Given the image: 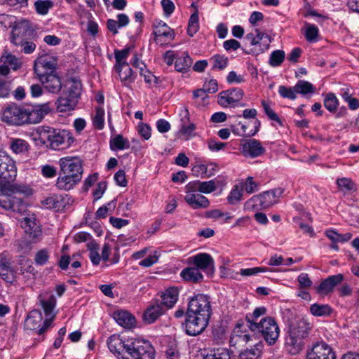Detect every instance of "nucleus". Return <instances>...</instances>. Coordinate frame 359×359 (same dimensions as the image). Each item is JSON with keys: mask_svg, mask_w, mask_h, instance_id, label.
<instances>
[{"mask_svg": "<svg viewBox=\"0 0 359 359\" xmlns=\"http://www.w3.org/2000/svg\"><path fill=\"white\" fill-rule=\"evenodd\" d=\"M267 309L264 306L257 307L254 309L252 313L246 314L245 320L250 327L252 329V324H258L257 322L259 318L266 314Z\"/></svg>", "mask_w": 359, "mask_h": 359, "instance_id": "nucleus-41", "label": "nucleus"}, {"mask_svg": "<svg viewBox=\"0 0 359 359\" xmlns=\"http://www.w3.org/2000/svg\"><path fill=\"white\" fill-rule=\"evenodd\" d=\"M285 58V53L283 50H277L271 54L269 64L272 67H278L283 62Z\"/></svg>", "mask_w": 359, "mask_h": 359, "instance_id": "nucleus-58", "label": "nucleus"}, {"mask_svg": "<svg viewBox=\"0 0 359 359\" xmlns=\"http://www.w3.org/2000/svg\"><path fill=\"white\" fill-rule=\"evenodd\" d=\"M113 318L119 325L126 329L133 327L136 323L135 317L126 311L114 312Z\"/></svg>", "mask_w": 359, "mask_h": 359, "instance_id": "nucleus-27", "label": "nucleus"}, {"mask_svg": "<svg viewBox=\"0 0 359 359\" xmlns=\"http://www.w3.org/2000/svg\"><path fill=\"white\" fill-rule=\"evenodd\" d=\"M60 172L81 180L83 174L82 161L79 157H63L60 159Z\"/></svg>", "mask_w": 359, "mask_h": 359, "instance_id": "nucleus-15", "label": "nucleus"}, {"mask_svg": "<svg viewBox=\"0 0 359 359\" xmlns=\"http://www.w3.org/2000/svg\"><path fill=\"white\" fill-rule=\"evenodd\" d=\"M39 140L43 144L55 150L67 147L74 142L70 131L51 128L41 130Z\"/></svg>", "mask_w": 359, "mask_h": 359, "instance_id": "nucleus-2", "label": "nucleus"}, {"mask_svg": "<svg viewBox=\"0 0 359 359\" xmlns=\"http://www.w3.org/2000/svg\"><path fill=\"white\" fill-rule=\"evenodd\" d=\"M77 100L69 96L60 97L57 100V109L60 112H67L74 110Z\"/></svg>", "mask_w": 359, "mask_h": 359, "instance_id": "nucleus-35", "label": "nucleus"}, {"mask_svg": "<svg viewBox=\"0 0 359 359\" xmlns=\"http://www.w3.org/2000/svg\"><path fill=\"white\" fill-rule=\"evenodd\" d=\"M155 35L157 38L158 37H166L170 39H173L175 34L173 29L167 25V24L163 21H159L156 25Z\"/></svg>", "mask_w": 359, "mask_h": 359, "instance_id": "nucleus-38", "label": "nucleus"}, {"mask_svg": "<svg viewBox=\"0 0 359 359\" xmlns=\"http://www.w3.org/2000/svg\"><path fill=\"white\" fill-rule=\"evenodd\" d=\"M278 93L280 95L284 98L294 100L297 97V92L295 87H286L285 86H280L278 87Z\"/></svg>", "mask_w": 359, "mask_h": 359, "instance_id": "nucleus-57", "label": "nucleus"}, {"mask_svg": "<svg viewBox=\"0 0 359 359\" xmlns=\"http://www.w3.org/2000/svg\"><path fill=\"white\" fill-rule=\"evenodd\" d=\"M34 29L27 20L15 22L11 32V42L18 45L22 43L23 39H27L33 34Z\"/></svg>", "mask_w": 359, "mask_h": 359, "instance_id": "nucleus-19", "label": "nucleus"}, {"mask_svg": "<svg viewBox=\"0 0 359 359\" xmlns=\"http://www.w3.org/2000/svg\"><path fill=\"white\" fill-rule=\"evenodd\" d=\"M50 111L49 103L35 105L29 110L25 107L11 103L1 111V121L11 126L39 123Z\"/></svg>", "mask_w": 359, "mask_h": 359, "instance_id": "nucleus-1", "label": "nucleus"}, {"mask_svg": "<svg viewBox=\"0 0 359 359\" xmlns=\"http://www.w3.org/2000/svg\"><path fill=\"white\" fill-rule=\"evenodd\" d=\"M305 37L308 41H316L318 36V28L314 25H311L307 22L305 24Z\"/></svg>", "mask_w": 359, "mask_h": 359, "instance_id": "nucleus-55", "label": "nucleus"}, {"mask_svg": "<svg viewBox=\"0 0 359 359\" xmlns=\"http://www.w3.org/2000/svg\"><path fill=\"white\" fill-rule=\"evenodd\" d=\"M309 328V323L303 319L298 320L290 325L285 346L290 354L296 355L302 351L304 339L308 335Z\"/></svg>", "mask_w": 359, "mask_h": 359, "instance_id": "nucleus-3", "label": "nucleus"}, {"mask_svg": "<svg viewBox=\"0 0 359 359\" xmlns=\"http://www.w3.org/2000/svg\"><path fill=\"white\" fill-rule=\"evenodd\" d=\"M22 226L24 228L26 234L34 242L36 241L41 235V229L34 219L25 218L22 222Z\"/></svg>", "mask_w": 359, "mask_h": 359, "instance_id": "nucleus-26", "label": "nucleus"}, {"mask_svg": "<svg viewBox=\"0 0 359 359\" xmlns=\"http://www.w3.org/2000/svg\"><path fill=\"white\" fill-rule=\"evenodd\" d=\"M259 341L255 331L252 330L247 323V325L238 323L232 331L229 341L231 346H244L249 343H255Z\"/></svg>", "mask_w": 359, "mask_h": 359, "instance_id": "nucleus-8", "label": "nucleus"}, {"mask_svg": "<svg viewBox=\"0 0 359 359\" xmlns=\"http://www.w3.org/2000/svg\"><path fill=\"white\" fill-rule=\"evenodd\" d=\"M49 257L48 251L46 249H41L36 253L34 262L36 265L43 266L48 262Z\"/></svg>", "mask_w": 359, "mask_h": 359, "instance_id": "nucleus-62", "label": "nucleus"}, {"mask_svg": "<svg viewBox=\"0 0 359 359\" xmlns=\"http://www.w3.org/2000/svg\"><path fill=\"white\" fill-rule=\"evenodd\" d=\"M199 17L198 11H195L190 16L188 26L187 34L190 36H194V34L199 30Z\"/></svg>", "mask_w": 359, "mask_h": 359, "instance_id": "nucleus-44", "label": "nucleus"}, {"mask_svg": "<svg viewBox=\"0 0 359 359\" xmlns=\"http://www.w3.org/2000/svg\"><path fill=\"white\" fill-rule=\"evenodd\" d=\"M127 358L123 359H154L155 348L151 344L144 339H132Z\"/></svg>", "mask_w": 359, "mask_h": 359, "instance_id": "nucleus-7", "label": "nucleus"}, {"mask_svg": "<svg viewBox=\"0 0 359 359\" xmlns=\"http://www.w3.org/2000/svg\"><path fill=\"white\" fill-rule=\"evenodd\" d=\"M88 248L90 250L89 257L92 263L95 265L99 264L100 262V257L97 252V244L94 242H91L88 244Z\"/></svg>", "mask_w": 359, "mask_h": 359, "instance_id": "nucleus-60", "label": "nucleus"}, {"mask_svg": "<svg viewBox=\"0 0 359 359\" xmlns=\"http://www.w3.org/2000/svg\"><path fill=\"white\" fill-rule=\"evenodd\" d=\"M81 180H76L72 175L69 176L59 172L55 186L60 190L69 191L78 184Z\"/></svg>", "mask_w": 359, "mask_h": 359, "instance_id": "nucleus-28", "label": "nucleus"}, {"mask_svg": "<svg viewBox=\"0 0 359 359\" xmlns=\"http://www.w3.org/2000/svg\"><path fill=\"white\" fill-rule=\"evenodd\" d=\"M17 168L14 161L5 152L0 151V179L7 182L15 181Z\"/></svg>", "mask_w": 359, "mask_h": 359, "instance_id": "nucleus-18", "label": "nucleus"}, {"mask_svg": "<svg viewBox=\"0 0 359 359\" xmlns=\"http://www.w3.org/2000/svg\"><path fill=\"white\" fill-rule=\"evenodd\" d=\"M0 206L6 210H12L11 197L14 194L29 195L31 190L25 185L13 184L14 181L7 182L0 179Z\"/></svg>", "mask_w": 359, "mask_h": 359, "instance_id": "nucleus-5", "label": "nucleus"}, {"mask_svg": "<svg viewBox=\"0 0 359 359\" xmlns=\"http://www.w3.org/2000/svg\"><path fill=\"white\" fill-rule=\"evenodd\" d=\"M268 271H272V269L264 266L253 267L241 269L240 274L243 276H256L259 273H264Z\"/></svg>", "mask_w": 359, "mask_h": 359, "instance_id": "nucleus-56", "label": "nucleus"}, {"mask_svg": "<svg viewBox=\"0 0 359 359\" xmlns=\"http://www.w3.org/2000/svg\"><path fill=\"white\" fill-rule=\"evenodd\" d=\"M238 184L241 186L243 191L248 194H252L259 190V184L254 180L252 177H248L245 180H241Z\"/></svg>", "mask_w": 359, "mask_h": 359, "instance_id": "nucleus-39", "label": "nucleus"}, {"mask_svg": "<svg viewBox=\"0 0 359 359\" xmlns=\"http://www.w3.org/2000/svg\"><path fill=\"white\" fill-rule=\"evenodd\" d=\"M41 304L47 317L53 316V311L55 307L56 299L53 295H50L48 299L41 300Z\"/></svg>", "mask_w": 359, "mask_h": 359, "instance_id": "nucleus-52", "label": "nucleus"}, {"mask_svg": "<svg viewBox=\"0 0 359 359\" xmlns=\"http://www.w3.org/2000/svg\"><path fill=\"white\" fill-rule=\"evenodd\" d=\"M219 90V84L217 80L215 79H206L203 82V94H214Z\"/></svg>", "mask_w": 359, "mask_h": 359, "instance_id": "nucleus-51", "label": "nucleus"}, {"mask_svg": "<svg viewBox=\"0 0 359 359\" xmlns=\"http://www.w3.org/2000/svg\"><path fill=\"white\" fill-rule=\"evenodd\" d=\"M283 193V188H276L253 196L245 203L244 208L249 211L268 208L278 203Z\"/></svg>", "mask_w": 359, "mask_h": 359, "instance_id": "nucleus-4", "label": "nucleus"}, {"mask_svg": "<svg viewBox=\"0 0 359 359\" xmlns=\"http://www.w3.org/2000/svg\"><path fill=\"white\" fill-rule=\"evenodd\" d=\"M166 311V309L161 304H159L158 301H156L144 311L143 315L144 320L149 324L153 323Z\"/></svg>", "mask_w": 359, "mask_h": 359, "instance_id": "nucleus-25", "label": "nucleus"}, {"mask_svg": "<svg viewBox=\"0 0 359 359\" xmlns=\"http://www.w3.org/2000/svg\"><path fill=\"white\" fill-rule=\"evenodd\" d=\"M222 185L223 182L220 177H216L213 180L203 182V194L212 193Z\"/></svg>", "mask_w": 359, "mask_h": 359, "instance_id": "nucleus-48", "label": "nucleus"}, {"mask_svg": "<svg viewBox=\"0 0 359 359\" xmlns=\"http://www.w3.org/2000/svg\"><path fill=\"white\" fill-rule=\"evenodd\" d=\"M310 312L314 316L326 317L333 312V309L328 304H313L310 306Z\"/></svg>", "mask_w": 359, "mask_h": 359, "instance_id": "nucleus-36", "label": "nucleus"}, {"mask_svg": "<svg viewBox=\"0 0 359 359\" xmlns=\"http://www.w3.org/2000/svg\"><path fill=\"white\" fill-rule=\"evenodd\" d=\"M188 263L192 264L193 266H189L184 269L180 276L182 278L188 282L197 283L202 278L201 271L202 270V253L190 257L188 259Z\"/></svg>", "mask_w": 359, "mask_h": 359, "instance_id": "nucleus-14", "label": "nucleus"}, {"mask_svg": "<svg viewBox=\"0 0 359 359\" xmlns=\"http://www.w3.org/2000/svg\"><path fill=\"white\" fill-rule=\"evenodd\" d=\"M53 6V1L50 0H38L34 3L36 12L40 15H46L50 8Z\"/></svg>", "mask_w": 359, "mask_h": 359, "instance_id": "nucleus-53", "label": "nucleus"}, {"mask_svg": "<svg viewBox=\"0 0 359 359\" xmlns=\"http://www.w3.org/2000/svg\"><path fill=\"white\" fill-rule=\"evenodd\" d=\"M241 151L244 156L256 158L265 153V149L256 139H250L241 144Z\"/></svg>", "mask_w": 359, "mask_h": 359, "instance_id": "nucleus-21", "label": "nucleus"}, {"mask_svg": "<svg viewBox=\"0 0 359 359\" xmlns=\"http://www.w3.org/2000/svg\"><path fill=\"white\" fill-rule=\"evenodd\" d=\"M70 198L68 195L55 194L52 195L42 201V204L48 209H53L55 211L62 210L69 203Z\"/></svg>", "mask_w": 359, "mask_h": 359, "instance_id": "nucleus-22", "label": "nucleus"}, {"mask_svg": "<svg viewBox=\"0 0 359 359\" xmlns=\"http://www.w3.org/2000/svg\"><path fill=\"white\" fill-rule=\"evenodd\" d=\"M28 144L26 141L16 139L11 142V148L15 154H20L27 150Z\"/></svg>", "mask_w": 359, "mask_h": 359, "instance_id": "nucleus-59", "label": "nucleus"}, {"mask_svg": "<svg viewBox=\"0 0 359 359\" xmlns=\"http://www.w3.org/2000/svg\"><path fill=\"white\" fill-rule=\"evenodd\" d=\"M306 359H336V354L330 345L320 341L307 350Z\"/></svg>", "mask_w": 359, "mask_h": 359, "instance_id": "nucleus-17", "label": "nucleus"}, {"mask_svg": "<svg viewBox=\"0 0 359 359\" xmlns=\"http://www.w3.org/2000/svg\"><path fill=\"white\" fill-rule=\"evenodd\" d=\"M0 63L8 65L13 70H16L20 66L18 58L11 54L3 55L1 57Z\"/></svg>", "mask_w": 359, "mask_h": 359, "instance_id": "nucleus-61", "label": "nucleus"}, {"mask_svg": "<svg viewBox=\"0 0 359 359\" xmlns=\"http://www.w3.org/2000/svg\"><path fill=\"white\" fill-rule=\"evenodd\" d=\"M243 191L241 186L237 183L230 191L226 199L229 204L236 205L243 200Z\"/></svg>", "mask_w": 359, "mask_h": 359, "instance_id": "nucleus-42", "label": "nucleus"}, {"mask_svg": "<svg viewBox=\"0 0 359 359\" xmlns=\"http://www.w3.org/2000/svg\"><path fill=\"white\" fill-rule=\"evenodd\" d=\"M185 201L194 209L202 207V182L199 180L189 182L185 187Z\"/></svg>", "mask_w": 359, "mask_h": 359, "instance_id": "nucleus-16", "label": "nucleus"}, {"mask_svg": "<svg viewBox=\"0 0 359 359\" xmlns=\"http://www.w3.org/2000/svg\"><path fill=\"white\" fill-rule=\"evenodd\" d=\"M203 359H231L229 351L224 348H219L210 351L205 355L203 354Z\"/></svg>", "mask_w": 359, "mask_h": 359, "instance_id": "nucleus-47", "label": "nucleus"}, {"mask_svg": "<svg viewBox=\"0 0 359 359\" xmlns=\"http://www.w3.org/2000/svg\"><path fill=\"white\" fill-rule=\"evenodd\" d=\"M129 18L123 13L117 15V20L109 19L107 21V27L114 35L118 34V29L128 25Z\"/></svg>", "mask_w": 359, "mask_h": 359, "instance_id": "nucleus-31", "label": "nucleus"}, {"mask_svg": "<svg viewBox=\"0 0 359 359\" xmlns=\"http://www.w3.org/2000/svg\"><path fill=\"white\" fill-rule=\"evenodd\" d=\"M245 41L250 46L247 53L257 55L267 50L271 42L269 36L257 29L254 32L247 34Z\"/></svg>", "mask_w": 359, "mask_h": 359, "instance_id": "nucleus-9", "label": "nucleus"}, {"mask_svg": "<svg viewBox=\"0 0 359 359\" xmlns=\"http://www.w3.org/2000/svg\"><path fill=\"white\" fill-rule=\"evenodd\" d=\"M254 344L253 348H247L240 353V359H258L260 357L263 347L262 343L257 341Z\"/></svg>", "mask_w": 359, "mask_h": 359, "instance_id": "nucleus-34", "label": "nucleus"}, {"mask_svg": "<svg viewBox=\"0 0 359 359\" xmlns=\"http://www.w3.org/2000/svg\"><path fill=\"white\" fill-rule=\"evenodd\" d=\"M115 69L118 73L121 81L125 86H128L135 81V74L133 73L129 64L123 65V66Z\"/></svg>", "mask_w": 359, "mask_h": 359, "instance_id": "nucleus-33", "label": "nucleus"}, {"mask_svg": "<svg viewBox=\"0 0 359 359\" xmlns=\"http://www.w3.org/2000/svg\"><path fill=\"white\" fill-rule=\"evenodd\" d=\"M294 87L297 94L299 93L302 95L313 94L316 90V88L311 83L304 80L298 81Z\"/></svg>", "mask_w": 359, "mask_h": 359, "instance_id": "nucleus-43", "label": "nucleus"}, {"mask_svg": "<svg viewBox=\"0 0 359 359\" xmlns=\"http://www.w3.org/2000/svg\"><path fill=\"white\" fill-rule=\"evenodd\" d=\"M55 318L53 314L50 318H46L42 324V314L39 310H33L29 313L25 320V326L27 330H37L39 334H42L51 325Z\"/></svg>", "mask_w": 359, "mask_h": 359, "instance_id": "nucleus-13", "label": "nucleus"}, {"mask_svg": "<svg viewBox=\"0 0 359 359\" xmlns=\"http://www.w3.org/2000/svg\"><path fill=\"white\" fill-rule=\"evenodd\" d=\"M130 53V48L123 49L121 50H115L114 57L116 60L115 68L123 66L128 64L126 62V58L128 57Z\"/></svg>", "mask_w": 359, "mask_h": 359, "instance_id": "nucleus-54", "label": "nucleus"}, {"mask_svg": "<svg viewBox=\"0 0 359 359\" xmlns=\"http://www.w3.org/2000/svg\"><path fill=\"white\" fill-rule=\"evenodd\" d=\"M162 301L159 302L166 310L173 307L178 299V290L176 287H170L163 292Z\"/></svg>", "mask_w": 359, "mask_h": 359, "instance_id": "nucleus-29", "label": "nucleus"}, {"mask_svg": "<svg viewBox=\"0 0 359 359\" xmlns=\"http://www.w3.org/2000/svg\"><path fill=\"white\" fill-rule=\"evenodd\" d=\"M200 317L196 316H187L185 325L186 333L191 336H196L202 333V326L199 324Z\"/></svg>", "mask_w": 359, "mask_h": 359, "instance_id": "nucleus-30", "label": "nucleus"}, {"mask_svg": "<svg viewBox=\"0 0 359 359\" xmlns=\"http://www.w3.org/2000/svg\"><path fill=\"white\" fill-rule=\"evenodd\" d=\"M0 278L9 285H19L17 269L12 264L11 255L6 252L0 254Z\"/></svg>", "mask_w": 359, "mask_h": 359, "instance_id": "nucleus-10", "label": "nucleus"}, {"mask_svg": "<svg viewBox=\"0 0 359 359\" xmlns=\"http://www.w3.org/2000/svg\"><path fill=\"white\" fill-rule=\"evenodd\" d=\"M215 262L213 258L207 253H203V273L208 278H212L215 273Z\"/></svg>", "mask_w": 359, "mask_h": 359, "instance_id": "nucleus-45", "label": "nucleus"}, {"mask_svg": "<svg viewBox=\"0 0 359 359\" xmlns=\"http://www.w3.org/2000/svg\"><path fill=\"white\" fill-rule=\"evenodd\" d=\"M34 72L43 88L48 93L57 94L60 91L62 81L57 72L47 73L38 68H34Z\"/></svg>", "mask_w": 359, "mask_h": 359, "instance_id": "nucleus-12", "label": "nucleus"}, {"mask_svg": "<svg viewBox=\"0 0 359 359\" xmlns=\"http://www.w3.org/2000/svg\"><path fill=\"white\" fill-rule=\"evenodd\" d=\"M191 65V58L188 55H182L176 59L175 66L177 72L187 70Z\"/></svg>", "mask_w": 359, "mask_h": 359, "instance_id": "nucleus-50", "label": "nucleus"}, {"mask_svg": "<svg viewBox=\"0 0 359 359\" xmlns=\"http://www.w3.org/2000/svg\"><path fill=\"white\" fill-rule=\"evenodd\" d=\"M250 123L252 124L253 128L250 130H248V126L246 124L239 123V125H241V130L236 128L235 126H232V132L238 135L252 137L255 135L259 131L261 123L258 119L252 120Z\"/></svg>", "mask_w": 359, "mask_h": 359, "instance_id": "nucleus-32", "label": "nucleus"}, {"mask_svg": "<svg viewBox=\"0 0 359 359\" xmlns=\"http://www.w3.org/2000/svg\"><path fill=\"white\" fill-rule=\"evenodd\" d=\"M337 184L340 189L342 191H351L355 189V184L353 182L346 177L338 179L337 181Z\"/></svg>", "mask_w": 359, "mask_h": 359, "instance_id": "nucleus-64", "label": "nucleus"}, {"mask_svg": "<svg viewBox=\"0 0 359 359\" xmlns=\"http://www.w3.org/2000/svg\"><path fill=\"white\" fill-rule=\"evenodd\" d=\"M34 68L40 69L41 71L47 73H55L57 68V58L48 55H41L36 60Z\"/></svg>", "mask_w": 359, "mask_h": 359, "instance_id": "nucleus-23", "label": "nucleus"}, {"mask_svg": "<svg viewBox=\"0 0 359 359\" xmlns=\"http://www.w3.org/2000/svg\"><path fill=\"white\" fill-rule=\"evenodd\" d=\"M325 234L332 243H345L353 236L352 233L349 232L341 234L333 229L326 230Z\"/></svg>", "mask_w": 359, "mask_h": 359, "instance_id": "nucleus-37", "label": "nucleus"}, {"mask_svg": "<svg viewBox=\"0 0 359 359\" xmlns=\"http://www.w3.org/2000/svg\"><path fill=\"white\" fill-rule=\"evenodd\" d=\"M130 143L127 139H125L121 135H117L110 140V148L111 150H122L128 149Z\"/></svg>", "mask_w": 359, "mask_h": 359, "instance_id": "nucleus-46", "label": "nucleus"}, {"mask_svg": "<svg viewBox=\"0 0 359 359\" xmlns=\"http://www.w3.org/2000/svg\"><path fill=\"white\" fill-rule=\"evenodd\" d=\"M202 298V294H198L194 297L191 298L190 302H189L187 316H201V306L202 304L200 303L201 299Z\"/></svg>", "mask_w": 359, "mask_h": 359, "instance_id": "nucleus-40", "label": "nucleus"}, {"mask_svg": "<svg viewBox=\"0 0 359 359\" xmlns=\"http://www.w3.org/2000/svg\"><path fill=\"white\" fill-rule=\"evenodd\" d=\"M244 97V92L239 88H231L222 90L217 95V103L223 108L244 107L241 104Z\"/></svg>", "mask_w": 359, "mask_h": 359, "instance_id": "nucleus-11", "label": "nucleus"}, {"mask_svg": "<svg viewBox=\"0 0 359 359\" xmlns=\"http://www.w3.org/2000/svg\"><path fill=\"white\" fill-rule=\"evenodd\" d=\"M132 339L123 340L120 336L112 335L107 340L108 347L118 359L127 358L124 355V352L128 353Z\"/></svg>", "mask_w": 359, "mask_h": 359, "instance_id": "nucleus-20", "label": "nucleus"}, {"mask_svg": "<svg viewBox=\"0 0 359 359\" xmlns=\"http://www.w3.org/2000/svg\"><path fill=\"white\" fill-rule=\"evenodd\" d=\"M252 330L261 333L266 343L271 346L278 340L280 328L276 320L270 316L263 318L258 324H252Z\"/></svg>", "mask_w": 359, "mask_h": 359, "instance_id": "nucleus-6", "label": "nucleus"}, {"mask_svg": "<svg viewBox=\"0 0 359 359\" xmlns=\"http://www.w3.org/2000/svg\"><path fill=\"white\" fill-rule=\"evenodd\" d=\"M104 109L101 107H97L96 109V114L93 117V126L99 130L104 128Z\"/></svg>", "mask_w": 359, "mask_h": 359, "instance_id": "nucleus-63", "label": "nucleus"}, {"mask_svg": "<svg viewBox=\"0 0 359 359\" xmlns=\"http://www.w3.org/2000/svg\"><path fill=\"white\" fill-rule=\"evenodd\" d=\"M344 279L341 273L332 275L321 282L317 288V292L322 294H327L332 292L336 285L339 284Z\"/></svg>", "mask_w": 359, "mask_h": 359, "instance_id": "nucleus-24", "label": "nucleus"}, {"mask_svg": "<svg viewBox=\"0 0 359 359\" xmlns=\"http://www.w3.org/2000/svg\"><path fill=\"white\" fill-rule=\"evenodd\" d=\"M339 105V100L336 95L330 93L324 98V106L330 112H334Z\"/></svg>", "mask_w": 359, "mask_h": 359, "instance_id": "nucleus-49", "label": "nucleus"}]
</instances>
